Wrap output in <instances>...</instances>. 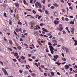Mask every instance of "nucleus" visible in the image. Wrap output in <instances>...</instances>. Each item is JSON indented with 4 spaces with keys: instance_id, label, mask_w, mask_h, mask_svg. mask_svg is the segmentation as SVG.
<instances>
[{
    "instance_id": "nucleus-1",
    "label": "nucleus",
    "mask_w": 77,
    "mask_h": 77,
    "mask_svg": "<svg viewBox=\"0 0 77 77\" xmlns=\"http://www.w3.org/2000/svg\"><path fill=\"white\" fill-rule=\"evenodd\" d=\"M54 23L55 24H57L59 23V21L57 20H55L54 21Z\"/></svg>"
},
{
    "instance_id": "nucleus-2",
    "label": "nucleus",
    "mask_w": 77,
    "mask_h": 77,
    "mask_svg": "<svg viewBox=\"0 0 77 77\" xmlns=\"http://www.w3.org/2000/svg\"><path fill=\"white\" fill-rule=\"evenodd\" d=\"M42 30H43L44 32H48V31L47 30V29H45L42 28Z\"/></svg>"
},
{
    "instance_id": "nucleus-3",
    "label": "nucleus",
    "mask_w": 77,
    "mask_h": 77,
    "mask_svg": "<svg viewBox=\"0 0 77 77\" xmlns=\"http://www.w3.org/2000/svg\"><path fill=\"white\" fill-rule=\"evenodd\" d=\"M35 5L36 8H38V2H37L35 3Z\"/></svg>"
},
{
    "instance_id": "nucleus-4",
    "label": "nucleus",
    "mask_w": 77,
    "mask_h": 77,
    "mask_svg": "<svg viewBox=\"0 0 77 77\" xmlns=\"http://www.w3.org/2000/svg\"><path fill=\"white\" fill-rule=\"evenodd\" d=\"M65 67L66 68V69H69V67L68 65H66L65 66Z\"/></svg>"
},
{
    "instance_id": "nucleus-5",
    "label": "nucleus",
    "mask_w": 77,
    "mask_h": 77,
    "mask_svg": "<svg viewBox=\"0 0 77 77\" xmlns=\"http://www.w3.org/2000/svg\"><path fill=\"white\" fill-rule=\"evenodd\" d=\"M9 23L10 25H12V20H9Z\"/></svg>"
},
{
    "instance_id": "nucleus-6",
    "label": "nucleus",
    "mask_w": 77,
    "mask_h": 77,
    "mask_svg": "<svg viewBox=\"0 0 77 77\" xmlns=\"http://www.w3.org/2000/svg\"><path fill=\"white\" fill-rule=\"evenodd\" d=\"M4 72L5 73V75H8V74H7V71H6V70H4Z\"/></svg>"
},
{
    "instance_id": "nucleus-7",
    "label": "nucleus",
    "mask_w": 77,
    "mask_h": 77,
    "mask_svg": "<svg viewBox=\"0 0 77 77\" xmlns=\"http://www.w3.org/2000/svg\"><path fill=\"white\" fill-rule=\"evenodd\" d=\"M31 75L32 77H35L36 76V74L33 73H31Z\"/></svg>"
},
{
    "instance_id": "nucleus-8",
    "label": "nucleus",
    "mask_w": 77,
    "mask_h": 77,
    "mask_svg": "<svg viewBox=\"0 0 77 77\" xmlns=\"http://www.w3.org/2000/svg\"><path fill=\"white\" fill-rule=\"evenodd\" d=\"M15 6H16V7H19V4H18V3H15Z\"/></svg>"
},
{
    "instance_id": "nucleus-9",
    "label": "nucleus",
    "mask_w": 77,
    "mask_h": 77,
    "mask_svg": "<svg viewBox=\"0 0 77 77\" xmlns=\"http://www.w3.org/2000/svg\"><path fill=\"white\" fill-rule=\"evenodd\" d=\"M55 63L56 64H57V65H59V66L60 64H62V63H58L57 62H56V63Z\"/></svg>"
},
{
    "instance_id": "nucleus-10",
    "label": "nucleus",
    "mask_w": 77,
    "mask_h": 77,
    "mask_svg": "<svg viewBox=\"0 0 77 77\" xmlns=\"http://www.w3.org/2000/svg\"><path fill=\"white\" fill-rule=\"evenodd\" d=\"M41 2L42 3H43V4H45V0H43L41 1Z\"/></svg>"
},
{
    "instance_id": "nucleus-11",
    "label": "nucleus",
    "mask_w": 77,
    "mask_h": 77,
    "mask_svg": "<svg viewBox=\"0 0 77 77\" xmlns=\"http://www.w3.org/2000/svg\"><path fill=\"white\" fill-rule=\"evenodd\" d=\"M73 40L75 42V45H77V40H75L74 39H73Z\"/></svg>"
},
{
    "instance_id": "nucleus-12",
    "label": "nucleus",
    "mask_w": 77,
    "mask_h": 77,
    "mask_svg": "<svg viewBox=\"0 0 77 77\" xmlns=\"http://www.w3.org/2000/svg\"><path fill=\"white\" fill-rule=\"evenodd\" d=\"M39 6L40 8H42V6H41V4H40L38 2V6Z\"/></svg>"
},
{
    "instance_id": "nucleus-13",
    "label": "nucleus",
    "mask_w": 77,
    "mask_h": 77,
    "mask_svg": "<svg viewBox=\"0 0 77 77\" xmlns=\"http://www.w3.org/2000/svg\"><path fill=\"white\" fill-rule=\"evenodd\" d=\"M50 50L51 51V53H52V54H53V53H54V51H53L50 48Z\"/></svg>"
},
{
    "instance_id": "nucleus-14",
    "label": "nucleus",
    "mask_w": 77,
    "mask_h": 77,
    "mask_svg": "<svg viewBox=\"0 0 77 77\" xmlns=\"http://www.w3.org/2000/svg\"><path fill=\"white\" fill-rule=\"evenodd\" d=\"M69 51V49L67 48L66 50V52L67 53H68V52Z\"/></svg>"
},
{
    "instance_id": "nucleus-15",
    "label": "nucleus",
    "mask_w": 77,
    "mask_h": 77,
    "mask_svg": "<svg viewBox=\"0 0 77 77\" xmlns=\"http://www.w3.org/2000/svg\"><path fill=\"white\" fill-rule=\"evenodd\" d=\"M40 25L41 26H45V24H44L43 23H40Z\"/></svg>"
},
{
    "instance_id": "nucleus-16",
    "label": "nucleus",
    "mask_w": 77,
    "mask_h": 77,
    "mask_svg": "<svg viewBox=\"0 0 77 77\" xmlns=\"http://www.w3.org/2000/svg\"><path fill=\"white\" fill-rule=\"evenodd\" d=\"M51 75H53V76H54V73L53 72H51Z\"/></svg>"
},
{
    "instance_id": "nucleus-17",
    "label": "nucleus",
    "mask_w": 77,
    "mask_h": 77,
    "mask_svg": "<svg viewBox=\"0 0 77 77\" xmlns=\"http://www.w3.org/2000/svg\"><path fill=\"white\" fill-rule=\"evenodd\" d=\"M9 43H10V44H11V45H12V41L11 40H9Z\"/></svg>"
},
{
    "instance_id": "nucleus-18",
    "label": "nucleus",
    "mask_w": 77,
    "mask_h": 77,
    "mask_svg": "<svg viewBox=\"0 0 77 77\" xmlns=\"http://www.w3.org/2000/svg\"><path fill=\"white\" fill-rule=\"evenodd\" d=\"M14 55L15 56H18V53H17V52H16L14 54Z\"/></svg>"
},
{
    "instance_id": "nucleus-19",
    "label": "nucleus",
    "mask_w": 77,
    "mask_h": 77,
    "mask_svg": "<svg viewBox=\"0 0 77 77\" xmlns=\"http://www.w3.org/2000/svg\"><path fill=\"white\" fill-rule=\"evenodd\" d=\"M60 29H61V30H62V29H63V28L62 27H62V25H60Z\"/></svg>"
},
{
    "instance_id": "nucleus-20",
    "label": "nucleus",
    "mask_w": 77,
    "mask_h": 77,
    "mask_svg": "<svg viewBox=\"0 0 77 77\" xmlns=\"http://www.w3.org/2000/svg\"><path fill=\"white\" fill-rule=\"evenodd\" d=\"M62 60H63V61H66V59L65 58H62Z\"/></svg>"
},
{
    "instance_id": "nucleus-21",
    "label": "nucleus",
    "mask_w": 77,
    "mask_h": 77,
    "mask_svg": "<svg viewBox=\"0 0 77 77\" xmlns=\"http://www.w3.org/2000/svg\"><path fill=\"white\" fill-rule=\"evenodd\" d=\"M74 28H72L71 32H74Z\"/></svg>"
},
{
    "instance_id": "nucleus-22",
    "label": "nucleus",
    "mask_w": 77,
    "mask_h": 77,
    "mask_svg": "<svg viewBox=\"0 0 77 77\" xmlns=\"http://www.w3.org/2000/svg\"><path fill=\"white\" fill-rule=\"evenodd\" d=\"M16 30L17 31V32H20V29L18 28H17L16 29Z\"/></svg>"
},
{
    "instance_id": "nucleus-23",
    "label": "nucleus",
    "mask_w": 77,
    "mask_h": 77,
    "mask_svg": "<svg viewBox=\"0 0 77 77\" xmlns=\"http://www.w3.org/2000/svg\"><path fill=\"white\" fill-rule=\"evenodd\" d=\"M21 57V59L23 60H24V59H25V57H24L23 56H22Z\"/></svg>"
},
{
    "instance_id": "nucleus-24",
    "label": "nucleus",
    "mask_w": 77,
    "mask_h": 77,
    "mask_svg": "<svg viewBox=\"0 0 77 77\" xmlns=\"http://www.w3.org/2000/svg\"><path fill=\"white\" fill-rule=\"evenodd\" d=\"M52 41L54 42V43H57V41L55 40H53Z\"/></svg>"
},
{
    "instance_id": "nucleus-25",
    "label": "nucleus",
    "mask_w": 77,
    "mask_h": 77,
    "mask_svg": "<svg viewBox=\"0 0 77 77\" xmlns=\"http://www.w3.org/2000/svg\"><path fill=\"white\" fill-rule=\"evenodd\" d=\"M49 52V51H48V48H46V52H47V53H48Z\"/></svg>"
},
{
    "instance_id": "nucleus-26",
    "label": "nucleus",
    "mask_w": 77,
    "mask_h": 77,
    "mask_svg": "<svg viewBox=\"0 0 77 77\" xmlns=\"http://www.w3.org/2000/svg\"><path fill=\"white\" fill-rule=\"evenodd\" d=\"M44 75L45 77H47V73L46 72H45L44 73Z\"/></svg>"
},
{
    "instance_id": "nucleus-27",
    "label": "nucleus",
    "mask_w": 77,
    "mask_h": 77,
    "mask_svg": "<svg viewBox=\"0 0 77 77\" xmlns=\"http://www.w3.org/2000/svg\"><path fill=\"white\" fill-rule=\"evenodd\" d=\"M45 13L46 14H48V11L47 10H46L45 11Z\"/></svg>"
},
{
    "instance_id": "nucleus-28",
    "label": "nucleus",
    "mask_w": 77,
    "mask_h": 77,
    "mask_svg": "<svg viewBox=\"0 0 77 77\" xmlns=\"http://www.w3.org/2000/svg\"><path fill=\"white\" fill-rule=\"evenodd\" d=\"M54 5L55 7H56V6H58V5H57V4H54Z\"/></svg>"
},
{
    "instance_id": "nucleus-29",
    "label": "nucleus",
    "mask_w": 77,
    "mask_h": 77,
    "mask_svg": "<svg viewBox=\"0 0 77 77\" xmlns=\"http://www.w3.org/2000/svg\"><path fill=\"white\" fill-rule=\"evenodd\" d=\"M30 24L31 25H33L34 24V23L33 22H31L30 23Z\"/></svg>"
},
{
    "instance_id": "nucleus-30",
    "label": "nucleus",
    "mask_w": 77,
    "mask_h": 77,
    "mask_svg": "<svg viewBox=\"0 0 77 77\" xmlns=\"http://www.w3.org/2000/svg\"><path fill=\"white\" fill-rule=\"evenodd\" d=\"M38 44H39V45H42V44H41V42H40V41H38Z\"/></svg>"
},
{
    "instance_id": "nucleus-31",
    "label": "nucleus",
    "mask_w": 77,
    "mask_h": 77,
    "mask_svg": "<svg viewBox=\"0 0 77 77\" xmlns=\"http://www.w3.org/2000/svg\"><path fill=\"white\" fill-rule=\"evenodd\" d=\"M65 20H66V21H68V20H69L68 18L66 17L65 18Z\"/></svg>"
},
{
    "instance_id": "nucleus-32",
    "label": "nucleus",
    "mask_w": 77,
    "mask_h": 77,
    "mask_svg": "<svg viewBox=\"0 0 77 77\" xmlns=\"http://www.w3.org/2000/svg\"><path fill=\"white\" fill-rule=\"evenodd\" d=\"M54 15H55L56 16H57V12H55L54 13Z\"/></svg>"
},
{
    "instance_id": "nucleus-33",
    "label": "nucleus",
    "mask_w": 77,
    "mask_h": 77,
    "mask_svg": "<svg viewBox=\"0 0 77 77\" xmlns=\"http://www.w3.org/2000/svg\"><path fill=\"white\" fill-rule=\"evenodd\" d=\"M75 59V58L74 57H72L71 58L72 60H74Z\"/></svg>"
},
{
    "instance_id": "nucleus-34",
    "label": "nucleus",
    "mask_w": 77,
    "mask_h": 77,
    "mask_svg": "<svg viewBox=\"0 0 77 77\" xmlns=\"http://www.w3.org/2000/svg\"><path fill=\"white\" fill-rule=\"evenodd\" d=\"M8 49L10 50V51H12V50L11 48H8Z\"/></svg>"
},
{
    "instance_id": "nucleus-35",
    "label": "nucleus",
    "mask_w": 77,
    "mask_h": 77,
    "mask_svg": "<svg viewBox=\"0 0 77 77\" xmlns=\"http://www.w3.org/2000/svg\"><path fill=\"white\" fill-rule=\"evenodd\" d=\"M4 14L5 17H7V16H6V14L5 13H4Z\"/></svg>"
},
{
    "instance_id": "nucleus-36",
    "label": "nucleus",
    "mask_w": 77,
    "mask_h": 77,
    "mask_svg": "<svg viewBox=\"0 0 77 77\" xmlns=\"http://www.w3.org/2000/svg\"><path fill=\"white\" fill-rule=\"evenodd\" d=\"M42 17V16H40L38 17V19L40 20V19H41V18Z\"/></svg>"
},
{
    "instance_id": "nucleus-37",
    "label": "nucleus",
    "mask_w": 77,
    "mask_h": 77,
    "mask_svg": "<svg viewBox=\"0 0 77 77\" xmlns=\"http://www.w3.org/2000/svg\"><path fill=\"white\" fill-rule=\"evenodd\" d=\"M57 74H58V75H60V74L59 72H57Z\"/></svg>"
},
{
    "instance_id": "nucleus-38",
    "label": "nucleus",
    "mask_w": 77,
    "mask_h": 77,
    "mask_svg": "<svg viewBox=\"0 0 77 77\" xmlns=\"http://www.w3.org/2000/svg\"><path fill=\"white\" fill-rule=\"evenodd\" d=\"M32 12L34 14H36V12L35 10H33Z\"/></svg>"
},
{
    "instance_id": "nucleus-39",
    "label": "nucleus",
    "mask_w": 77,
    "mask_h": 77,
    "mask_svg": "<svg viewBox=\"0 0 77 77\" xmlns=\"http://www.w3.org/2000/svg\"><path fill=\"white\" fill-rule=\"evenodd\" d=\"M32 56V54H28V56H29V57H30V56Z\"/></svg>"
},
{
    "instance_id": "nucleus-40",
    "label": "nucleus",
    "mask_w": 77,
    "mask_h": 77,
    "mask_svg": "<svg viewBox=\"0 0 77 77\" xmlns=\"http://www.w3.org/2000/svg\"><path fill=\"white\" fill-rule=\"evenodd\" d=\"M28 60H29V61H31V62H32V60L31 59H29Z\"/></svg>"
},
{
    "instance_id": "nucleus-41",
    "label": "nucleus",
    "mask_w": 77,
    "mask_h": 77,
    "mask_svg": "<svg viewBox=\"0 0 77 77\" xmlns=\"http://www.w3.org/2000/svg\"><path fill=\"white\" fill-rule=\"evenodd\" d=\"M62 19L63 21H65V19H64V17H62Z\"/></svg>"
},
{
    "instance_id": "nucleus-42",
    "label": "nucleus",
    "mask_w": 77,
    "mask_h": 77,
    "mask_svg": "<svg viewBox=\"0 0 77 77\" xmlns=\"http://www.w3.org/2000/svg\"><path fill=\"white\" fill-rule=\"evenodd\" d=\"M51 9H54V6H52L51 7Z\"/></svg>"
},
{
    "instance_id": "nucleus-43",
    "label": "nucleus",
    "mask_w": 77,
    "mask_h": 77,
    "mask_svg": "<svg viewBox=\"0 0 77 77\" xmlns=\"http://www.w3.org/2000/svg\"><path fill=\"white\" fill-rule=\"evenodd\" d=\"M20 62L21 63H23L24 62V60H21L20 61Z\"/></svg>"
},
{
    "instance_id": "nucleus-44",
    "label": "nucleus",
    "mask_w": 77,
    "mask_h": 77,
    "mask_svg": "<svg viewBox=\"0 0 77 77\" xmlns=\"http://www.w3.org/2000/svg\"><path fill=\"white\" fill-rule=\"evenodd\" d=\"M51 48V50H54V48H53V47L52 46L51 47V48Z\"/></svg>"
},
{
    "instance_id": "nucleus-45",
    "label": "nucleus",
    "mask_w": 77,
    "mask_h": 77,
    "mask_svg": "<svg viewBox=\"0 0 77 77\" xmlns=\"http://www.w3.org/2000/svg\"><path fill=\"white\" fill-rule=\"evenodd\" d=\"M17 48L19 49V50H20L21 49V47L19 46L17 47Z\"/></svg>"
},
{
    "instance_id": "nucleus-46",
    "label": "nucleus",
    "mask_w": 77,
    "mask_h": 77,
    "mask_svg": "<svg viewBox=\"0 0 77 77\" xmlns=\"http://www.w3.org/2000/svg\"><path fill=\"white\" fill-rule=\"evenodd\" d=\"M39 69L40 70V71L42 72H43V71L41 69V68L39 67Z\"/></svg>"
},
{
    "instance_id": "nucleus-47",
    "label": "nucleus",
    "mask_w": 77,
    "mask_h": 77,
    "mask_svg": "<svg viewBox=\"0 0 77 77\" xmlns=\"http://www.w3.org/2000/svg\"><path fill=\"white\" fill-rule=\"evenodd\" d=\"M54 58H55V59H57V57H56V56L55 55H54Z\"/></svg>"
},
{
    "instance_id": "nucleus-48",
    "label": "nucleus",
    "mask_w": 77,
    "mask_h": 77,
    "mask_svg": "<svg viewBox=\"0 0 77 77\" xmlns=\"http://www.w3.org/2000/svg\"><path fill=\"white\" fill-rule=\"evenodd\" d=\"M63 34H65V35L66 34V32H65V31H63Z\"/></svg>"
},
{
    "instance_id": "nucleus-49",
    "label": "nucleus",
    "mask_w": 77,
    "mask_h": 77,
    "mask_svg": "<svg viewBox=\"0 0 77 77\" xmlns=\"http://www.w3.org/2000/svg\"><path fill=\"white\" fill-rule=\"evenodd\" d=\"M18 23L19 24H20V25L22 24V23H21V22H18Z\"/></svg>"
},
{
    "instance_id": "nucleus-50",
    "label": "nucleus",
    "mask_w": 77,
    "mask_h": 77,
    "mask_svg": "<svg viewBox=\"0 0 77 77\" xmlns=\"http://www.w3.org/2000/svg\"><path fill=\"white\" fill-rule=\"evenodd\" d=\"M0 63L1 64V65H3V62H2V61H0Z\"/></svg>"
},
{
    "instance_id": "nucleus-51",
    "label": "nucleus",
    "mask_w": 77,
    "mask_h": 77,
    "mask_svg": "<svg viewBox=\"0 0 77 77\" xmlns=\"http://www.w3.org/2000/svg\"><path fill=\"white\" fill-rule=\"evenodd\" d=\"M19 72L20 74L22 72V70H19Z\"/></svg>"
},
{
    "instance_id": "nucleus-52",
    "label": "nucleus",
    "mask_w": 77,
    "mask_h": 77,
    "mask_svg": "<svg viewBox=\"0 0 77 77\" xmlns=\"http://www.w3.org/2000/svg\"><path fill=\"white\" fill-rule=\"evenodd\" d=\"M26 11H31V9H26Z\"/></svg>"
},
{
    "instance_id": "nucleus-53",
    "label": "nucleus",
    "mask_w": 77,
    "mask_h": 77,
    "mask_svg": "<svg viewBox=\"0 0 77 77\" xmlns=\"http://www.w3.org/2000/svg\"><path fill=\"white\" fill-rule=\"evenodd\" d=\"M24 45H25V46H26V47H28V45H27V44L24 43Z\"/></svg>"
},
{
    "instance_id": "nucleus-54",
    "label": "nucleus",
    "mask_w": 77,
    "mask_h": 77,
    "mask_svg": "<svg viewBox=\"0 0 77 77\" xmlns=\"http://www.w3.org/2000/svg\"><path fill=\"white\" fill-rule=\"evenodd\" d=\"M32 58H33V59H36L35 56H33Z\"/></svg>"
},
{
    "instance_id": "nucleus-55",
    "label": "nucleus",
    "mask_w": 77,
    "mask_h": 77,
    "mask_svg": "<svg viewBox=\"0 0 77 77\" xmlns=\"http://www.w3.org/2000/svg\"><path fill=\"white\" fill-rule=\"evenodd\" d=\"M65 48H65V47H63V50H65Z\"/></svg>"
},
{
    "instance_id": "nucleus-56",
    "label": "nucleus",
    "mask_w": 77,
    "mask_h": 77,
    "mask_svg": "<svg viewBox=\"0 0 77 77\" xmlns=\"http://www.w3.org/2000/svg\"><path fill=\"white\" fill-rule=\"evenodd\" d=\"M26 0H23V3H24L25 5H26Z\"/></svg>"
},
{
    "instance_id": "nucleus-57",
    "label": "nucleus",
    "mask_w": 77,
    "mask_h": 77,
    "mask_svg": "<svg viewBox=\"0 0 77 77\" xmlns=\"http://www.w3.org/2000/svg\"><path fill=\"white\" fill-rule=\"evenodd\" d=\"M4 40H5V41H7V40L6 39V38H5V37H4Z\"/></svg>"
},
{
    "instance_id": "nucleus-58",
    "label": "nucleus",
    "mask_w": 77,
    "mask_h": 77,
    "mask_svg": "<svg viewBox=\"0 0 77 77\" xmlns=\"http://www.w3.org/2000/svg\"><path fill=\"white\" fill-rule=\"evenodd\" d=\"M20 40L21 41H23V39H22V38H20Z\"/></svg>"
},
{
    "instance_id": "nucleus-59",
    "label": "nucleus",
    "mask_w": 77,
    "mask_h": 77,
    "mask_svg": "<svg viewBox=\"0 0 77 77\" xmlns=\"http://www.w3.org/2000/svg\"><path fill=\"white\" fill-rule=\"evenodd\" d=\"M52 37H53V36L52 35H51L49 37V38H50V39H51V38H52Z\"/></svg>"
},
{
    "instance_id": "nucleus-60",
    "label": "nucleus",
    "mask_w": 77,
    "mask_h": 77,
    "mask_svg": "<svg viewBox=\"0 0 77 77\" xmlns=\"http://www.w3.org/2000/svg\"><path fill=\"white\" fill-rule=\"evenodd\" d=\"M62 11H63V12H64L65 11V9H62Z\"/></svg>"
},
{
    "instance_id": "nucleus-61",
    "label": "nucleus",
    "mask_w": 77,
    "mask_h": 77,
    "mask_svg": "<svg viewBox=\"0 0 77 77\" xmlns=\"http://www.w3.org/2000/svg\"><path fill=\"white\" fill-rule=\"evenodd\" d=\"M13 48H14V49H16V51L17 50V48H16V47H14Z\"/></svg>"
},
{
    "instance_id": "nucleus-62",
    "label": "nucleus",
    "mask_w": 77,
    "mask_h": 77,
    "mask_svg": "<svg viewBox=\"0 0 77 77\" xmlns=\"http://www.w3.org/2000/svg\"><path fill=\"white\" fill-rule=\"evenodd\" d=\"M70 71H72V68H70Z\"/></svg>"
},
{
    "instance_id": "nucleus-63",
    "label": "nucleus",
    "mask_w": 77,
    "mask_h": 77,
    "mask_svg": "<svg viewBox=\"0 0 77 77\" xmlns=\"http://www.w3.org/2000/svg\"><path fill=\"white\" fill-rule=\"evenodd\" d=\"M13 60L14 62H17V60L16 59H13Z\"/></svg>"
},
{
    "instance_id": "nucleus-64",
    "label": "nucleus",
    "mask_w": 77,
    "mask_h": 77,
    "mask_svg": "<svg viewBox=\"0 0 77 77\" xmlns=\"http://www.w3.org/2000/svg\"><path fill=\"white\" fill-rule=\"evenodd\" d=\"M75 77H77V74H76L75 75Z\"/></svg>"
}]
</instances>
